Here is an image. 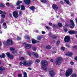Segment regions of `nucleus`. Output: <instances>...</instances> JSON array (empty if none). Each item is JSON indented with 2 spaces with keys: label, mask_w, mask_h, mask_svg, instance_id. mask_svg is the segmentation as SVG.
Masks as SVG:
<instances>
[{
  "label": "nucleus",
  "mask_w": 77,
  "mask_h": 77,
  "mask_svg": "<svg viewBox=\"0 0 77 77\" xmlns=\"http://www.w3.org/2000/svg\"><path fill=\"white\" fill-rule=\"evenodd\" d=\"M42 68L45 70L47 71V66H48V62L45 60H43L42 61Z\"/></svg>",
  "instance_id": "nucleus-1"
},
{
  "label": "nucleus",
  "mask_w": 77,
  "mask_h": 77,
  "mask_svg": "<svg viewBox=\"0 0 77 77\" xmlns=\"http://www.w3.org/2000/svg\"><path fill=\"white\" fill-rule=\"evenodd\" d=\"M62 61V58L61 57H58L56 60L55 63L57 65H59L61 64Z\"/></svg>",
  "instance_id": "nucleus-2"
},
{
  "label": "nucleus",
  "mask_w": 77,
  "mask_h": 77,
  "mask_svg": "<svg viewBox=\"0 0 77 77\" xmlns=\"http://www.w3.org/2000/svg\"><path fill=\"white\" fill-rule=\"evenodd\" d=\"M72 72V69H69L67 71H66V75L67 77H69Z\"/></svg>",
  "instance_id": "nucleus-3"
},
{
  "label": "nucleus",
  "mask_w": 77,
  "mask_h": 77,
  "mask_svg": "<svg viewBox=\"0 0 77 77\" xmlns=\"http://www.w3.org/2000/svg\"><path fill=\"white\" fill-rule=\"evenodd\" d=\"M49 73L51 77H53L55 74V73L53 71V69H49Z\"/></svg>",
  "instance_id": "nucleus-4"
},
{
  "label": "nucleus",
  "mask_w": 77,
  "mask_h": 77,
  "mask_svg": "<svg viewBox=\"0 0 77 77\" xmlns=\"http://www.w3.org/2000/svg\"><path fill=\"white\" fill-rule=\"evenodd\" d=\"M64 40L65 42H68L69 41V40H70V38L69 36L67 35L65 37Z\"/></svg>",
  "instance_id": "nucleus-5"
},
{
  "label": "nucleus",
  "mask_w": 77,
  "mask_h": 77,
  "mask_svg": "<svg viewBox=\"0 0 77 77\" xmlns=\"http://www.w3.org/2000/svg\"><path fill=\"white\" fill-rule=\"evenodd\" d=\"M13 15L15 18H18V13L17 12H14L13 13Z\"/></svg>",
  "instance_id": "nucleus-6"
},
{
  "label": "nucleus",
  "mask_w": 77,
  "mask_h": 77,
  "mask_svg": "<svg viewBox=\"0 0 77 77\" xmlns=\"http://www.w3.org/2000/svg\"><path fill=\"white\" fill-rule=\"evenodd\" d=\"M71 24L69 26L70 27L71 29L72 28H74V22H73V20H71L70 21Z\"/></svg>",
  "instance_id": "nucleus-7"
},
{
  "label": "nucleus",
  "mask_w": 77,
  "mask_h": 77,
  "mask_svg": "<svg viewBox=\"0 0 77 77\" xmlns=\"http://www.w3.org/2000/svg\"><path fill=\"white\" fill-rule=\"evenodd\" d=\"M23 44L25 45V46L26 48H30L31 47V46H32V45L29 44H26L24 43Z\"/></svg>",
  "instance_id": "nucleus-8"
},
{
  "label": "nucleus",
  "mask_w": 77,
  "mask_h": 77,
  "mask_svg": "<svg viewBox=\"0 0 77 77\" xmlns=\"http://www.w3.org/2000/svg\"><path fill=\"white\" fill-rule=\"evenodd\" d=\"M7 43L8 45H12L13 44L12 40L10 39H8L7 40Z\"/></svg>",
  "instance_id": "nucleus-9"
},
{
  "label": "nucleus",
  "mask_w": 77,
  "mask_h": 77,
  "mask_svg": "<svg viewBox=\"0 0 77 77\" xmlns=\"http://www.w3.org/2000/svg\"><path fill=\"white\" fill-rule=\"evenodd\" d=\"M49 36L51 37L54 39H56V36L54 35H52V34L50 33H49Z\"/></svg>",
  "instance_id": "nucleus-10"
},
{
  "label": "nucleus",
  "mask_w": 77,
  "mask_h": 77,
  "mask_svg": "<svg viewBox=\"0 0 77 77\" xmlns=\"http://www.w3.org/2000/svg\"><path fill=\"white\" fill-rule=\"evenodd\" d=\"M69 33L70 34H77V32L71 30L69 32Z\"/></svg>",
  "instance_id": "nucleus-11"
},
{
  "label": "nucleus",
  "mask_w": 77,
  "mask_h": 77,
  "mask_svg": "<svg viewBox=\"0 0 77 77\" xmlns=\"http://www.w3.org/2000/svg\"><path fill=\"white\" fill-rule=\"evenodd\" d=\"M24 2L26 5H29L30 3V0H24Z\"/></svg>",
  "instance_id": "nucleus-12"
},
{
  "label": "nucleus",
  "mask_w": 77,
  "mask_h": 77,
  "mask_svg": "<svg viewBox=\"0 0 77 77\" xmlns=\"http://www.w3.org/2000/svg\"><path fill=\"white\" fill-rule=\"evenodd\" d=\"M52 8H53V9H54L57 10V9H58V7H57V6L55 4H53L52 5Z\"/></svg>",
  "instance_id": "nucleus-13"
},
{
  "label": "nucleus",
  "mask_w": 77,
  "mask_h": 77,
  "mask_svg": "<svg viewBox=\"0 0 77 77\" xmlns=\"http://www.w3.org/2000/svg\"><path fill=\"white\" fill-rule=\"evenodd\" d=\"M32 54L33 55H34L35 57L36 58H38V57L39 55H38V54H37V53H35L34 52H33Z\"/></svg>",
  "instance_id": "nucleus-14"
},
{
  "label": "nucleus",
  "mask_w": 77,
  "mask_h": 77,
  "mask_svg": "<svg viewBox=\"0 0 77 77\" xmlns=\"http://www.w3.org/2000/svg\"><path fill=\"white\" fill-rule=\"evenodd\" d=\"M28 62L27 61H24L23 62V65L25 66L26 65L28 66Z\"/></svg>",
  "instance_id": "nucleus-15"
},
{
  "label": "nucleus",
  "mask_w": 77,
  "mask_h": 77,
  "mask_svg": "<svg viewBox=\"0 0 77 77\" xmlns=\"http://www.w3.org/2000/svg\"><path fill=\"white\" fill-rule=\"evenodd\" d=\"M29 8L30 9H31V11H34V10H35V9H36V8H35V7L33 6H32L31 7H29Z\"/></svg>",
  "instance_id": "nucleus-16"
},
{
  "label": "nucleus",
  "mask_w": 77,
  "mask_h": 77,
  "mask_svg": "<svg viewBox=\"0 0 77 77\" xmlns=\"http://www.w3.org/2000/svg\"><path fill=\"white\" fill-rule=\"evenodd\" d=\"M32 44H36L37 42V41H36V40L35 39L32 38Z\"/></svg>",
  "instance_id": "nucleus-17"
},
{
  "label": "nucleus",
  "mask_w": 77,
  "mask_h": 77,
  "mask_svg": "<svg viewBox=\"0 0 77 77\" xmlns=\"http://www.w3.org/2000/svg\"><path fill=\"white\" fill-rule=\"evenodd\" d=\"M23 3V1H18L16 3V5H18L20 4V3Z\"/></svg>",
  "instance_id": "nucleus-18"
},
{
  "label": "nucleus",
  "mask_w": 77,
  "mask_h": 77,
  "mask_svg": "<svg viewBox=\"0 0 77 77\" xmlns=\"http://www.w3.org/2000/svg\"><path fill=\"white\" fill-rule=\"evenodd\" d=\"M21 11H24V10H25V7L24 6V5H22L21 6Z\"/></svg>",
  "instance_id": "nucleus-19"
},
{
  "label": "nucleus",
  "mask_w": 77,
  "mask_h": 77,
  "mask_svg": "<svg viewBox=\"0 0 77 77\" xmlns=\"http://www.w3.org/2000/svg\"><path fill=\"white\" fill-rule=\"evenodd\" d=\"M19 14L20 16H22L23 15V11H19Z\"/></svg>",
  "instance_id": "nucleus-20"
},
{
  "label": "nucleus",
  "mask_w": 77,
  "mask_h": 77,
  "mask_svg": "<svg viewBox=\"0 0 77 77\" xmlns=\"http://www.w3.org/2000/svg\"><path fill=\"white\" fill-rule=\"evenodd\" d=\"M39 62H40V60L38 59L36 60L35 62V63H38Z\"/></svg>",
  "instance_id": "nucleus-21"
},
{
  "label": "nucleus",
  "mask_w": 77,
  "mask_h": 77,
  "mask_svg": "<svg viewBox=\"0 0 77 77\" xmlns=\"http://www.w3.org/2000/svg\"><path fill=\"white\" fill-rule=\"evenodd\" d=\"M23 76L24 77H27V73L25 72H23Z\"/></svg>",
  "instance_id": "nucleus-22"
},
{
  "label": "nucleus",
  "mask_w": 77,
  "mask_h": 77,
  "mask_svg": "<svg viewBox=\"0 0 77 77\" xmlns=\"http://www.w3.org/2000/svg\"><path fill=\"white\" fill-rule=\"evenodd\" d=\"M32 63H33V62L32 61L30 60L29 63H28V66H30V65H32Z\"/></svg>",
  "instance_id": "nucleus-23"
},
{
  "label": "nucleus",
  "mask_w": 77,
  "mask_h": 77,
  "mask_svg": "<svg viewBox=\"0 0 77 77\" xmlns=\"http://www.w3.org/2000/svg\"><path fill=\"white\" fill-rule=\"evenodd\" d=\"M5 68L3 67V66L0 67V70L1 71H4L5 70Z\"/></svg>",
  "instance_id": "nucleus-24"
},
{
  "label": "nucleus",
  "mask_w": 77,
  "mask_h": 77,
  "mask_svg": "<svg viewBox=\"0 0 77 77\" xmlns=\"http://www.w3.org/2000/svg\"><path fill=\"white\" fill-rule=\"evenodd\" d=\"M47 1L45 0H41V2H42V3H47Z\"/></svg>",
  "instance_id": "nucleus-25"
},
{
  "label": "nucleus",
  "mask_w": 77,
  "mask_h": 77,
  "mask_svg": "<svg viewBox=\"0 0 77 77\" xmlns=\"http://www.w3.org/2000/svg\"><path fill=\"white\" fill-rule=\"evenodd\" d=\"M6 54L8 57H9L11 56V54L9 52H7L6 53Z\"/></svg>",
  "instance_id": "nucleus-26"
},
{
  "label": "nucleus",
  "mask_w": 77,
  "mask_h": 77,
  "mask_svg": "<svg viewBox=\"0 0 77 77\" xmlns=\"http://www.w3.org/2000/svg\"><path fill=\"white\" fill-rule=\"evenodd\" d=\"M67 54L69 56H71L72 55V53L71 52H69Z\"/></svg>",
  "instance_id": "nucleus-27"
},
{
  "label": "nucleus",
  "mask_w": 77,
  "mask_h": 77,
  "mask_svg": "<svg viewBox=\"0 0 77 77\" xmlns=\"http://www.w3.org/2000/svg\"><path fill=\"white\" fill-rule=\"evenodd\" d=\"M56 53V49H55V50L53 49V51H52L53 54H55V53Z\"/></svg>",
  "instance_id": "nucleus-28"
},
{
  "label": "nucleus",
  "mask_w": 77,
  "mask_h": 77,
  "mask_svg": "<svg viewBox=\"0 0 77 77\" xmlns=\"http://www.w3.org/2000/svg\"><path fill=\"white\" fill-rule=\"evenodd\" d=\"M64 2H66V3H67V4H68V5H69V1L68 0H64Z\"/></svg>",
  "instance_id": "nucleus-29"
},
{
  "label": "nucleus",
  "mask_w": 77,
  "mask_h": 77,
  "mask_svg": "<svg viewBox=\"0 0 77 77\" xmlns=\"http://www.w3.org/2000/svg\"><path fill=\"white\" fill-rule=\"evenodd\" d=\"M10 50L11 51H14V50H15V48H13L11 47L10 48Z\"/></svg>",
  "instance_id": "nucleus-30"
},
{
  "label": "nucleus",
  "mask_w": 77,
  "mask_h": 77,
  "mask_svg": "<svg viewBox=\"0 0 77 77\" xmlns=\"http://www.w3.org/2000/svg\"><path fill=\"white\" fill-rule=\"evenodd\" d=\"M8 57L11 59H13L14 58V56L12 55H11Z\"/></svg>",
  "instance_id": "nucleus-31"
},
{
  "label": "nucleus",
  "mask_w": 77,
  "mask_h": 77,
  "mask_svg": "<svg viewBox=\"0 0 77 77\" xmlns=\"http://www.w3.org/2000/svg\"><path fill=\"white\" fill-rule=\"evenodd\" d=\"M6 56L5 54H2V58H5Z\"/></svg>",
  "instance_id": "nucleus-32"
},
{
  "label": "nucleus",
  "mask_w": 77,
  "mask_h": 77,
  "mask_svg": "<svg viewBox=\"0 0 77 77\" xmlns=\"http://www.w3.org/2000/svg\"><path fill=\"white\" fill-rule=\"evenodd\" d=\"M25 38L26 39H29V36L28 35H26L25 36Z\"/></svg>",
  "instance_id": "nucleus-33"
},
{
  "label": "nucleus",
  "mask_w": 77,
  "mask_h": 77,
  "mask_svg": "<svg viewBox=\"0 0 77 77\" xmlns=\"http://www.w3.org/2000/svg\"><path fill=\"white\" fill-rule=\"evenodd\" d=\"M0 7H2V8H4L5 6L3 5L2 3H0Z\"/></svg>",
  "instance_id": "nucleus-34"
},
{
  "label": "nucleus",
  "mask_w": 77,
  "mask_h": 77,
  "mask_svg": "<svg viewBox=\"0 0 77 77\" xmlns=\"http://www.w3.org/2000/svg\"><path fill=\"white\" fill-rule=\"evenodd\" d=\"M58 26L59 27H62V24L61 23H58Z\"/></svg>",
  "instance_id": "nucleus-35"
},
{
  "label": "nucleus",
  "mask_w": 77,
  "mask_h": 77,
  "mask_svg": "<svg viewBox=\"0 0 77 77\" xmlns=\"http://www.w3.org/2000/svg\"><path fill=\"white\" fill-rule=\"evenodd\" d=\"M3 42L4 44L5 45H7V42H6V41H3Z\"/></svg>",
  "instance_id": "nucleus-36"
},
{
  "label": "nucleus",
  "mask_w": 77,
  "mask_h": 77,
  "mask_svg": "<svg viewBox=\"0 0 77 77\" xmlns=\"http://www.w3.org/2000/svg\"><path fill=\"white\" fill-rule=\"evenodd\" d=\"M46 48H47V49H50V48H51V47H50V46L48 45L46 46Z\"/></svg>",
  "instance_id": "nucleus-37"
},
{
  "label": "nucleus",
  "mask_w": 77,
  "mask_h": 77,
  "mask_svg": "<svg viewBox=\"0 0 77 77\" xmlns=\"http://www.w3.org/2000/svg\"><path fill=\"white\" fill-rule=\"evenodd\" d=\"M76 74H75V73H74L72 75V77H76Z\"/></svg>",
  "instance_id": "nucleus-38"
},
{
  "label": "nucleus",
  "mask_w": 77,
  "mask_h": 77,
  "mask_svg": "<svg viewBox=\"0 0 77 77\" xmlns=\"http://www.w3.org/2000/svg\"><path fill=\"white\" fill-rule=\"evenodd\" d=\"M45 27L46 28V29H48V30H50V27H49V26H45Z\"/></svg>",
  "instance_id": "nucleus-39"
},
{
  "label": "nucleus",
  "mask_w": 77,
  "mask_h": 77,
  "mask_svg": "<svg viewBox=\"0 0 77 77\" xmlns=\"http://www.w3.org/2000/svg\"><path fill=\"white\" fill-rule=\"evenodd\" d=\"M37 39L39 41L41 40V37L40 36H38L37 38Z\"/></svg>",
  "instance_id": "nucleus-40"
},
{
  "label": "nucleus",
  "mask_w": 77,
  "mask_h": 77,
  "mask_svg": "<svg viewBox=\"0 0 77 77\" xmlns=\"http://www.w3.org/2000/svg\"><path fill=\"white\" fill-rule=\"evenodd\" d=\"M60 43V41H57L56 43V45H58V44H59Z\"/></svg>",
  "instance_id": "nucleus-41"
},
{
  "label": "nucleus",
  "mask_w": 77,
  "mask_h": 77,
  "mask_svg": "<svg viewBox=\"0 0 77 77\" xmlns=\"http://www.w3.org/2000/svg\"><path fill=\"white\" fill-rule=\"evenodd\" d=\"M4 21H5V20H4V19H2L1 21V23H3Z\"/></svg>",
  "instance_id": "nucleus-42"
},
{
  "label": "nucleus",
  "mask_w": 77,
  "mask_h": 77,
  "mask_svg": "<svg viewBox=\"0 0 77 77\" xmlns=\"http://www.w3.org/2000/svg\"><path fill=\"white\" fill-rule=\"evenodd\" d=\"M33 50H34V51H36L37 50L36 48V47H33Z\"/></svg>",
  "instance_id": "nucleus-43"
},
{
  "label": "nucleus",
  "mask_w": 77,
  "mask_h": 77,
  "mask_svg": "<svg viewBox=\"0 0 77 77\" xmlns=\"http://www.w3.org/2000/svg\"><path fill=\"white\" fill-rule=\"evenodd\" d=\"M61 50H63V51H64L65 50V48L63 47H61Z\"/></svg>",
  "instance_id": "nucleus-44"
},
{
  "label": "nucleus",
  "mask_w": 77,
  "mask_h": 77,
  "mask_svg": "<svg viewBox=\"0 0 77 77\" xmlns=\"http://www.w3.org/2000/svg\"><path fill=\"white\" fill-rule=\"evenodd\" d=\"M1 17H2V18H5V15H3V14H2L1 15Z\"/></svg>",
  "instance_id": "nucleus-45"
},
{
  "label": "nucleus",
  "mask_w": 77,
  "mask_h": 77,
  "mask_svg": "<svg viewBox=\"0 0 77 77\" xmlns=\"http://www.w3.org/2000/svg\"><path fill=\"white\" fill-rule=\"evenodd\" d=\"M66 47H68V48H70V47H71V46L69 45H66Z\"/></svg>",
  "instance_id": "nucleus-46"
},
{
  "label": "nucleus",
  "mask_w": 77,
  "mask_h": 77,
  "mask_svg": "<svg viewBox=\"0 0 77 77\" xmlns=\"http://www.w3.org/2000/svg\"><path fill=\"white\" fill-rule=\"evenodd\" d=\"M70 64L72 65H74V62L72 61H71L70 62Z\"/></svg>",
  "instance_id": "nucleus-47"
},
{
  "label": "nucleus",
  "mask_w": 77,
  "mask_h": 77,
  "mask_svg": "<svg viewBox=\"0 0 77 77\" xmlns=\"http://www.w3.org/2000/svg\"><path fill=\"white\" fill-rule=\"evenodd\" d=\"M18 76L19 77H21L22 76V75H21V74H18Z\"/></svg>",
  "instance_id": "nucleus-48"
},
{
  "label": "nucleus",
  "mask_w": 77,
  "mask_h": 77,
  "mask_svg": "<svg viewBox=\"0 0 77 77\" xmlns=\"http://www.w3.org/2000/svg\"><path fill=\"white\" fill-rule=\"evenodd\" d=\"M20 8H21V7L20 6H18L17 7V9H20Z\"/></svg>",
  "instance_id": "nucleus-49"
},
{
  "label": "nucleus",
  "mask_w": 77,
  "mask_h": 77,
  "mask_svg": "<svg viewBox=\"0 0 77 77\" xmlns=\"http://www.w3.org/2000/svg\"><path fill=\"white\" fill-rule=\"evenodd\" d=\"M3 12L2 11L0 10V14H3Z\"/></svg>",
  "instance_id": "nucleus-50"
},
{
  "label": "nucleus",
  "mask_w": 77,
  "mask_h": 77,
  "mask_svg": "<svg viewBox=\"0 0 77 77\" xmlns=\"http://www.w3.org/2000/svg\"><path fill=\"white\" fill-rule=\"evenodd\" d=\"M17 39H18V40H20V39H21V38H20V37H19V36H18Z\"/></svg>",
  "instance_id": "nucleus-51"
},
{
  "label": "nucleus",
  "mask_w": 77,
  "mask_h": 77,
  "mask_svg": "<svg viewBox=\"0 0 77 77\" xmlns=\"http://www.w3.org/2000/svg\"><path fill=\"white\" fill-rule=\"evenodd\" d=\"M3 26H5L6 25V23H3Z\"/></svg>",
  "instance_id": "nucleus-52"
},
{
  "label": "nucleus",
  "mask_w": 77,
  "mask_h": 77,
  "mask_svg": "<svg viewBox=\"0 0 77 77\" xmlns=\"http://www.w3.org/2000/svg\"><path fill=\"white\" fill-rule=\"evenodd\" d=\"M45 32L44 31H42V34H43V35H44L45 34Z\"/></svg>",
  "instance_id": "nucleus-53"
},
{
  "label": "nucleus",
  "mask_w": 77,
  "mask_h": 77,
  "mask_svg": "<svg viewBox=\"0 0 77 77\" xmlns=\"http://www.w3.org/2000/svg\"><path fill=\"white\" fill-rule=\"evenodd\" d=\"M24 60V57H21V60Z\"/></svg>",
  "instance_id": "nucleus-54"
},
{
  "label": "nucleus",
  "mask_w": 77,
  "mask_h": 77,
  "mask_svg": "<svg viewBox=\"0 0 77 77\" xmlns=\"http://www.w3.org/2000/svg\"><path fill=\"white\" fill-rule=\"evenodd\" d=\"M2 72H3L2 71L0 70V74H2Z\"/></svg>",
  "instance_id": "nucleus-55"
},
{
  "label": "nucleus",
  "mask_w": 77,
  "mask_h": 77,
  "mask_svg": "<svg viewBox=\"0 0 77 77\" xmlns=\"http://www.w3.org/2000/svg\"><path fill=\"white\" fill-rule=\"evenodd\" d=\"M9 15L10 16V17H12V14L10 13L9 14Z\"/></svg>",
  "instance_id": "nucleus-56"
},
{
  "label": "nucleus",
  "mask_w": 77,
  "mask_h": 77,
  "mask_svg": "<svg viewBox=\"0 0 77 77\" xmlns=\"http://www.w3.org/2000/svg\"><path fill=\"white\" fill-rule=\"evenodd\" d=\"M64 30L65 31V32H67L68 31V29H64Z\"/></svg>",
  "instance_id": "nucleus-57"
},
{
  "label": "nucleus",
  "mask_w": 77,
  "mask_h": 77,
  "mask_svg": "<svg viewBox=\"0 0 77 77\" xmlns=\"http://www.w3.org/2000/svg\"><path fill=\"white\" fill-rule=\"evenodd\" d=\"M27 69H29V70H31L32 69L30 67H28L27 68Z\"/></svg>",
  "instance_id": "nucleus-58"
},
{
  "label": "nucleus",
  "mask_w": 77,
  "mask_h": 77,
  "mask_svg": "<svg viewBox=\"0 0 77 77\" xmlns=\"http://www.w3.org/2000/svg\"><path fill=\"white\" fill-rule=\"evenodd\" d=\"M4 29H7V26H4Z\"/></svg>",
  "instance_id": "nucleus-59"
},
{
  "label": "nucleus",
  "mask_w": 77,
  "mask_h": 77,
  "mask_svg": "<svg viewBox=\"0 0 77 77\" xmlns=\"http://www.w3.org/2000/svg\"><path fill=\"white\" fill-rule=\"evenodd\" d=\"M3 14H4V15H6V12L5 11H4L3 12Z\"/></svg>",
  "instance_id": "nucleus-60"
},
{
  "label": "nucleus",
  "mask_w": 77,
  "mask_h": 77,
  "mask_svg": "<svg viewBox=\"0 0 77 77\" xmlns=\"http://www.w3.org/2000/svg\"><path fill=\"white\" fill-rule=\"evenodd\" d=\"M74 48H77V46H73Z\"/></svg>",
  "instance_id": "nucleus-61"
},
{
  "label": "nucleus",
  "mask_w": 77,
  "mask_h": 77,
  "mask_svg": "<svg viewBox=\"0 0 77 77\" xmlns=\"http://www.w3.org/2000/svg\"><path fill=\"white\" fill-rule=\"evenodd\" d=\"M75 60H77V56H76V57H75Z\"/></svg>",
  "instance_id": "nucleus-62"
},
{
  "label": "nucleus",
  "mask_w": 77,
  "mask_h": 77,
  "mask_svg": "<svg viewBox=\"0 0 77 77\" xmlns=\"http://www.w3.org/2000/svg\"><path fill=\"white\" fill-rule=\"evenodd\" d=\"M53 61L54 60L52 59H51L50 60V61L51 62H53Z\"/></svg>",
  "instance_id": "nucleus-63"
},
{
  "label": "nucleus",
  "mask_w": 77,
  "mask_h": 77,
  "mask_svg": "<svg viewBox=\"0 0 77 77\" xmlns=\"http://www.w3.org/2000/svg\"><path fill=\"white\" fill-rule=\"evenodd\" d=\"M49 25H50V26H52V23H49Z\"/></svg>",
  "instance_id": "nucleus-64"
}]
</instances>
